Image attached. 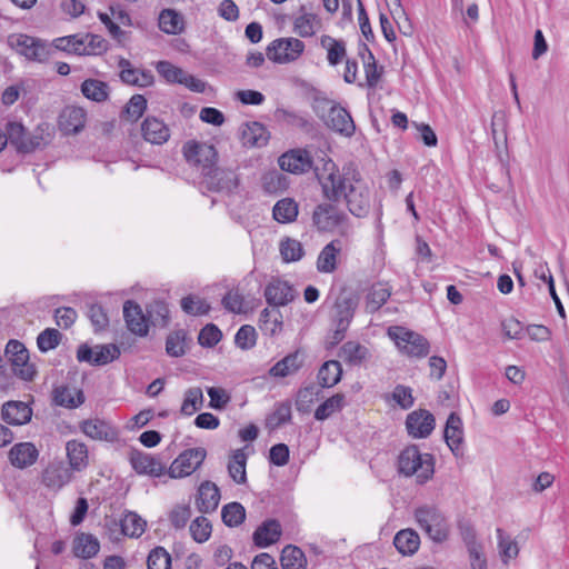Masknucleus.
Masks as SVG:
<instances>
[{"mask_svg": "<svg viewBox=\"0 0 569 569\" xmlns=\"http://www.w3.org/2000/svg\"><path fill=\"white\" fill-rule=\"evenodd\" d=\"M281 316L279 311H271L268 308L260 312L261 328L269 331L271 335H276L281 330L282 322L279 319Z\"/></svg>", "mask_w": 569, "mask_h": 569, "instance_id": "obj_64", "label": "nucleus"}, {"mask_svg": "<svg viewBox=\"0 0 569 569\" xmlns=\"http://www.w3.org/2000/svg\"><path fill=\"white\" fill-rule=\"evenodd\" d=\"M398 469L407 477L416 476L417 482L422 485L435 473V459L430 453H421L417 446H409L399 455Z\"/></svg>", "mask_w": 569, "mask_h": 569, "instance_id": "obj_2", "label": "nucleus"}, {"mask_svg": "<svg viewBox=\"0 0 569 569\" xmlns=\"http://www.w3.org/2000/svg\"><path fill=\"white\" fill-rule=\"evenodd\" d=\"M53 401L57 406L78 408L84 402V396L79 389L62 386L54 389Z\"/></svg>", "mask_w": 569, "mask_h": 569, "instance_id": "obj_39", "label": "nucleus"}, {"mask_svg": "<svg viewBox=\"0 0 569 569\" xmlns=\"http://www.w3.org/2000/svg\"><path fill=\"white\" fill-rule=\"evenodd\" d=\"M346 405V397L343 393H336L323 401L315 411V419L323 421L330 418L333 413L339 412Z\"/></svg>", "mask_w": 569, "mask_h": 569, "instance_id": "obj_46", "label": "nucleus"}, {"mask_svg": "<svg viewBox=\"0 0 569 569\" xmlns=\"http://www.w3.org/2000/svg\"><path fill=\"white\" fill-rule=\"evenodd\" d=\"M321 387L310 385L298 391L296 399V408L299 412L306 413L310 411L311 406L321 396Z\"/></svg>", "mask_w": 569, "mask_h": 569, "instance_id": "obj_50", "label": "nucleus"}, {"mask_svg": "<svg viewBox=\"0 0 569 569\" xmlns=\"http://www.w3.org/2000/svg\"><path fill=\"white\" fill-rule=\"evenodd\" d=\"M321 110L322 113H319V117L328 128L345 137L353 136L356 126L347 109L332 101L326 100L322 102Z\"/></svg>", "mask_w": 569, "mask_h": 569, "instance_id": "obj_5", "label": "nucleus"}, {"mask_svg": "<svg viewBox=\"0 0 569 569\" xmlns=\"http://www.w3.org/2000/svg\"><path fill=\"white\" fill-rule=\"evenodd\" d=\"M220 490L216 483L211 481H203L198 488L196 498L197 509L201 513H209L218 508L220 502Z\"/></svg>", "mask_w": 569, "mask_h": 569, "instance_id": "obj_28", "label": "nucleus"}, {"mask_svg": "<svg viewBox=\"0 0 569 569\" xmlns=\"http://www.w3.org/2000/svg\"><path fill=\"white\" fill-rule=\"evenodd\" d=\"M81 92L89 100L103 102L109 98V86L98 79H86L81 83Z\"/></svg>", "mask_w": 569, "mask_h": 569, "instance_id": "obj_43", "label": "nucleus"}, {"mask_svg": "<svg viewBox=\"0 0 569 569\" xmlns=\"http://www.w3.org/2000/svg\"><path fill=\"white\" fill-rule=\"evenodd\" d=\"M463 423L460 416L456 412H451L446 422L443 438L447 446L456 457L463 455Z\"/></svg>", "mask_w": 569, "mask_h": 569, "instance_id": "obj_20", "label": "nucleus"}, {"mask_svg": "<svg viewBox=\"0 0 569 569\" xmlns=\"http://www.w3.org/2000/svg\"><path fill=\"white\" fill-rule=\"evenodd\" d=\"M246 465L247 455L244 451L242 449L236 450L228 465V471L232 480L239 485L247 481Z\"/></svg>", "mask_w": 569, "mask_h": 569, "instance_id": "obj_51", "label": "nucleus"}, {"mask_svg": "<svg viewBox=\"0 0 569 569\" xmlns=\"http://www.w3.org/2000/svg\"><path fill=\"white\" fill-rule=\"evenodd\" d=\"M182 310L191 316L207 315L210 306L202 299L194 296H187L181 300Z\"/></svg>", "mask_w": 569, "mask_h": 569, "instance_id": "obj_61", "label": "nucleus"}, {"mask_svg": "<svg viewBox=\"0 0 569 569\" xmlns=\"http://www.w3.org/2000/svg\"><path fill=\"white\" fill-rule=\"evenodd\" d=\"M121 531L130 538H139L146 530L147 521L136 512H127L120 520Z\"/></svg>", "mask_w": 569, "mask_h": 569, "instance_id": "obj_45", "label": "nucleus"}, {"mask_svg": "<svg viewBox=\"0 0 569 569\" xmlns=\"http://www.w3.org/2000/svg\"><path fill=\"white\" fill-rule=\"evenodd\" d=\"M305 48L303 41L297 38H278L268 44L266 54L274 63L287 64L298 60Z\"/></svg>", "mask_w": 569, "mask_h": 569, "instance_id": "obj_9", "label": "nucleus"}, {"mask_svg": "<svg viewBox=\"0 0 569 569\" xmlns=\"http://www.w3.org/2000/svg\"><path fill=\"white\" fill-rule=\"evenodd\" d=\"M415 519L433 542L442 543L449 538L450 525L437 507L429 505L418 507L415 510Z\"/></svg>", "mask_w": 569, "mask_h": 569, "instance_id": "obj_4", "label": "nucleus"}, {"mask_svg": "<svg viewBox=\"0 0 569 569\" xmlns=\"http://www.w3.org/2000/svg\"><path fill=\"white\" fill-rule=\"evenodd\" d=\"M147 566L148 569H170L171 557L164 548L158 547L149 553Z\"/></svg>", "mask_w": 569, "mask_h": 569, "instance_id": "obj_63", "label": "nucleus"}, {"mask_svg": "<svg viewBox=\"0 0 569 569\" xmlns=\"http://www.w3.org/2000/svg\"><path fill=\"white\" fill-rule=\"evenodd\" d=\"M123 317L127 323V328L134 335L144 337L148 335L149 325L146 316L142 312L141 307L128 300L123 305Z\"/></svg>", "mask_w": 569, "mask_h": 569, "instance_id": "obj_25", "label": "nucleus"}, {"mask_svg": "<svg viewBox=\"0 0 569 569\" xmlns=\"http://www.w3.org/2000/svg\"><path fill=\"white\" fill-rule=\"evenodd\" d=\"M72 550L76 557L90 559L99 552L100 542L93 535L82 532L74 537Z\"/></svg>", "mask_w": 569, "mask_h": 569, "instance_id": "obj_34", "label": "nucleus"}, {"mask_svg": "<svg viewBox=\"0 0 569 569\" xmlns=\"http://www.w3.org/2000/svg\"><path fill=\"white\" fill-rule=\"evenodd\" d=\"M435 417L427 410L412 411L406 420L408 433L413 438H426L435 429Z\"/></svg>", "mask_w": 569, "mask_h": 569, "instance_id": "obj_21", "label": "nucleus"}, {"mask_svg": "<svg viewBox=\"0 0 569 569\" xmlns=\"http://www.w3.org/2000/svg\"><path fill=\"white\" fill-rule=\"evenodd\" d=\"M342 376V368L339 361H326L318 371V380L321 388H331L336 386Z\"/></svg>", "mask_w": 569, "mask_h": 569, "instance_id": "obj_40", "label": "nucleus"}, {"mask_svg": "<svg viewBox=\"0 0 569 569\" xmlns=\"http://www.w3.org/2000/svg\"><path fill=\"white\" fill-rule=\"evenodd\" d=\"M298 212V203L291 198H283L278 200L272 209L274 220L280 223H289L295 221Z\"/></svg>", "mask_w": 569, "mask_h": 569, "instance_id": "obj_41", "label": "nucleus"}, {"mask_svg": "<svg viewBox=\"0 0 569 569\" xmlns=\"http://www.w3.org/2000/svg\"><path fill=\"white\" fill-rule=\"evenodd\" d=\"M393 545L402 556H412L420 547V537L413 529H402L396 533Z\"/></svg>", "mask_w": 569, "mask_h": 569, "instance_id": "obj_36", "label": "nucleus"}, {"mask_svg": "<svg viewBox=\"0 0 569 569\" xmlns=\"http://www.w3.org/2000/svg\"><path fill=\"white\" fill-rule=\"evenodd\" d=\"M187 162L194 167L202 178L217 163L218 152L212 144L206 142L188 141L183 146Z\"/></svg>", "mask_w": 569, "mask_h": 569, "instance_id": "obj_7", "label": "nucleus"}, {"mask_svg": "<svg viewBox=\"0 0 569 569\" xmlns=\"http://www.w3.org/2000/svg\"><path fill=\"white\" fill-rule=\"evenodd\" d=\"M391 290L387 283H376L367 295L366 308L370 313L378 311L390 298Z\"/></svg>", "mask_w": 569, "mask_h": 569, "instance_id": "obj_42", "label": "nucleus"}, {"mask_svg": "<svg viewBox=\"0 0 569 569\" xmlns=\"http://www.w3.org/2000/svg\"><path fill=\"white\" fill-rule=\"evenodd\" d=\"M8 41L18 53L32 61L44 62L53 54L51 44L31 36L12 34Z\"/></svg>", "mask_w": 569, "mask_h": 569, "instance_id": "obj_6", "label": "nucleus"}, {"mask_svg": "<svg viewBox=\"0 0 569 569\" xmlns=\"http://www.w3.org/2000/svg\"><path fill=\"white\" fill-rule=\"evenodd\" d=\"M263 296L268 305L272 307H284L293 301L296 290L288 281L272 278L266 286Z\"/></svg>", "mask_w": 569, "mask_h": 569, "instance_id": "obj_18", "label": "nucleus"}, {"mask_svg": "<svg viewBox=\"0 0 569 569\" xmlns=\"http://www.w3.org/2000/svg\"><path fill=\"white\" fill-rule=\"evenodd\" d=\"M256 329L249 325L241 326L234 336V343L242 350L251 349L256 345Z\"/></svg>", "mask_w": 569, "mask_h": 569, "instance_id": "obj_60", "label": "nucleus"}, {"mask_svg": "<svg viewBox=\"0 0 569 569\" xmlns=\"http://www.w3.org/2000/svg\"><path fill=\"white\" fill-rule=\"evenodd\" d=\"M280 253L283 261L296 262L303 257L305 250L300 241L286 238L280 242Z\"/></svg>", "mask_w": 569, "mask_h": 569, "instance_id": "obj_56", "label": "nucleus"}, {"mask_svg": "<svg viewBox=\"0 0 569 569\" xmlns=\"http://www.w3.org/2000/svg\"><path fill=\"white\" fill-rule=\"evenodd\" d=\"M203 403L202 390L199 387L189 388L184 392L183 402L181 405V413L192 416Z\"/></svg>", "mask_w": 569, "mask_h": 569, "instance_id": "obj_54", "label": "nucleus"}, {"mask_svg": "<svg viewBox=\"0 0 569 569\" xmlns=\"http://www.w3.org/2000/svg\"><path fill=\"white\" fill-rule=\"evenodd\" d=\"M6 133L8 142L14 146L19 152H32L46 144L42 133L27 132L26 128L20 122H8Z\"/></svg>", "mask_w": 569, "mask_h": 569, "instance_id": "obj_11", "label": "nucleus"}, {"mask_svg": "<svg viewBox=\"0 0 569 569\" xmlns=\"http://www.w3.org/2000/svg\"><path fill=\"white\" fill-rule=\"evenodd\" d=\"M315 171L325 198L331 201L342 199L349 186L359 176L356 170L343 169L340 171L331 159L325 160L322 167H316Z\"/></svg>", "mask_w": 569, "mask_h": 569, "instance_id": "obj_1", "label": "nucleus"}, {"mask_svg": "<svg viewBox=\"0 0 569 569\" xmlns=\"http://www.w3.org/2000/svg\"><path fill=\"white\" fill-rule=\"evenodd\" d=\"M72 478L71 469L62 461L49 463L42 471L43 485L53 490H59L66 486Z\"/></svg>", "mask_w": 569, "mask_h": 569, "instance_id": "obj_23", "label": "nucleus"}, {"mask_svg": "<svg viewBox=\"0 0 569 569\" xmlns=\"http://www.w3.org/2000/svg\"><path fill=\"white\" fill-rule=\"evenodd\" d=\"M53 49V53L57 50L64 51L68 53H74L78 56H83L86 48L83 47L82 36L71 34L67 37H60L53 40L51 44Z\"/></svg>", "mask_w": 569, "mask_h": 569, "instance_id": "obj_47", "label": "nucleus"}, {"mask_svg": "<svg viewBox=\"0 0 569 569\" xmlns=\"http://www.w3.org/2000/svg\"><path fill=\"white\" fill-rule=\"evenodd\" d=\"M120 353L119 347L113 343L97 345L93 348L82 343L77 350V360L91 366H104L117 360Z\"/></svg>", "mask_w": 569, "mask_h": 569, "instance_id": "obj_12", "label": "nucleus"}, {"mask_svg": "<svg viewBox=\"0 0 569 569\" xmlns=\"http://www.w3.org/2000/svg\"><path fill=\"white\" fill-rule=\"evenodd\" d=\"M87 316L96 332L107 329L109 326V318L104 309L97 303L88 305Z\"/></svg>", "mask_w": 569, "mask_h": 569, "instance_id": "obj_59", "label": "nucleus"}, {"mask_svg": "<svg viewBox=\"0 0 569 569\" xmlns=\"http://www.w3.org/2000/svg\"><path fill=\"white\" fill-rule=\"evenodd\" d=\"M388 337L395 342L399 352L409 358H425L429 355L430 343L422 335L402 326L388 329Z\"/></svg>", "mask_w": 569, "mask_h": 569, "instance_id": "obj_3", "label": "nucleus"}, {"mask_svg": "<svg viewBox=\"0 0 569 569\" xmlns=\"http://www.w3.org/2000/svg\"><path fill=\"white\" fill-rule=\"evenodd\" d=\"M362 51L367 53V59L363 60L367 86L369 88H376L381 78L382 71L377 66L375 56L366 44H363Z\"/></svg>", "mask_w": 569, "mask_h": 569, "instance_id": "obj_55", "label": "nucleus"}, {"mask_svg": "<svg viewBox=\"0 0 569 569\" xmlns=\"http://www.w3.org/2000/svg\"><path fill=\"white\" fill-rule=\"evenodd\" d=\"M141 133L146 141L162 144L170 138L168 126L156 117H147L141 124Z\"/></svg>", "mask_w": 569, "mask_h": 569, "instance_id": "obj_30", "label": "nucleus"}, {"mask_svg": "<svg viewBox=\"0 0 569 569\" xmlns=\"http://www.w3.org/2000/svg\"><path fill=\"white\" fill-rule=\"evenodd\" d=\"M279 166L283 171L300 174L308 172L313 167L310 152L306 149H292L279 158Z\"/></svg>", "mask_w": 569, "mask_h": 569, "instance_id": "obj_19", "label": "nucleus"}, {"mask_svg": "<svg viewBox=\"0 0 569 569\" xmlns=\"http://www.w3.org/2000/svg\"><path fill=\"white\" fill-rule=\"evenodd\" d=\"M320 43L327 50L329 64L337 66L346 58V44L342 40H337L330 36H322Z\"/></svg>", "mask_w": 569, "mask_h": 569, "instance_id": "obj_44", "label": "nucleus"}, {"mask_svg": "<svg viewBox=\"0 0 569 569\" xmlns=\"http://www.w3.org/2000/svg\"><path fill=\"white\" fill-rule=\"evenodd\" d=\"M147 109V100L142 94H133L124 107L122 117L129 121H137Z\"/></svg>", "mask_w": 569, "mask_h": 569, "instance_id": "obj_58", "label": "nucleus"}, {"mask_svg": "<svg viewBox=\"0 0 569 569\" xmlns=\"http://www.w3.org/2000/svg\"><path fill=\"white\" fill-rule=\"evenodd\" d=\"M358 307V300L351 295H340L333 307L332 323L335 332L333 342H340L347 332Z\"/></svg>", "mask_w": 569, "mask_h": 569, "instance_id": "obj_8", "label": "nucleus"}, {"mask_svg": "<svg viewBox=\"0 0 569 569\" xmlns=\"http://www.w3.org/2000/svg\"><path fill=\"white\" fill-rule=\"evenodd\" d=\"M342 250V242L335 239L326 244L317 258V270L320 273H332L338 268V257Z\"/></svg>", "mask_w": 569, "mask_h": 569, "instance_id": "obj_29", "label": "nucleus"}, {"mask_svg": "<svg viewBox=\"0 0 569 569\" xmlns=\"http://www.w3.org/2000/svg\"><path fill=\"white\" fill-rule=\"evenodd\" d=\"M2 419L12 426L28 423L32 417V409L22 401H8L2 406Z\"/></svg>", "mask_w": 569, "mask_h": 569, "instance_id": "obj_31", "label": "nucleus"}, {"mask_svg": "<svg viewBox=\"0 0 569 569\" xmlns=\"http://www.w3.org/2000/svg\"><path fill=\"white\" fill-rule=\"evenodd\" d=\"M303 365L299 351L287 355L276 362L270 369L269 375L274 378H284L297 372Z\"/></svg>", "mask_w": 569, "mask_h": 569, "instance_id": "obj_35", "label": "nucleus"}, {"mask_svg": "<svg viewBox=\"0 0 569 569\" xmlns=\"http://www.w3.org/2000/svg\"><path fill=\"white\" fill-rule=\"evenodd\" d=\"M321 28L318 14L300 8L299 14L293 19V32L301 38H310Z\"/></svg>", "mask_w": 569, "mask_h": 569, "instance_id": "obj_32", "label": "nucleus"}, {"mask_svg": "<svg viewBox=\"0 0 569 569\" xmlns=\"http://www.w3.org/2000/svg\"><path fill=\"white\" fill-rule=\"evenodd\" d=\"M87 112L77 106H67L59 117V128L66 134H77L86 126Z\"/></svg>", "mask_w": 569, "mask_h": 569, "instance_id": "obj_22", "label": "nucleus"}, {"mask_svg": "<svg viewBox=\"0 0 569 569\" xmlns=\"http://www.w3.org/2000/svg\"><path fill=\"white\" fill-rule=\"evenodd\" d=\"M203 183L211 191L231 192L237 189L239 179L234 170L219 168L214 164L203 177Z\"/></svg>", "mask_w": 569, "mask_h": 569, "instance_id": "obj_17", "label": "nucleus"}, {"mask_svg": "<svg viewBox=\"0 0 569 569\" xmlns=\"http://www.w3.org/2000/svg\"><path fill=\"white\" fill-rule=\"evenodd\" d=\"M190 535L194 541L206 542L212 532L211 522L203 516L197 517L189 527Z\"/></svg>", "mask_w": 569, "mask_h": 569, "instance_id": "obj_57", "label": "nucleus"}, {"mask_svg": "<svg viewBox=\"0 0 569 569\" xmlns=\"http://www.w3.org/2000/svg\"><path fill=\"white\" fill-rule=\"evenodd\" d=\"M82 40L86 48L83 56L101 54L108 49V42L101 36L88 33L82 36Z\"/></svg>", "mask_w": 569, "mask_h": 569, "instance_id": "obj_62", "label": "nucleus"}, {"mask_svg": "<svg viewBox=\"0 0 569 569\" xmlns=\"http://www.w3.org/2000/svg\"><path fill=\"white\" fill-rule=\"evenodd\" d=\"M206 457L207 451L204 448L186 449L171 462L167 475L171 479L186 478L200 468Z\"/></svg>", "mask_w": 569, "mask_h": 569, "instance_id": "obj_10", "label": "nucleus"}, {"mask_svg": "<svg viewBox=\"0 0 569 569\" xmlns=\"http://www.w3.org/2000/svg\"><path fill=\"white\" fill-rule=\"evenodd\" d=\"M39 457V450L32 442H19L9 450V461L18 469H26L34 465Z\"/></svg>", "mask_w": 569, "mask_h": 569, "instance_id": "obj_27", "label": "nucleus"}, {"mask_svg": "<svg viewBox=\"0 0 569 569\" xmlns=\"http://www.w3.org/2000/svg\"><path fill=\"white\" fill-rule=\"evenodd\" d=\"M347 214L332 203L318 204L312 213V222L319 231H333L340 228Z\"/></svg>", "mask_w": 569, "mask_h": 569, "instance_id": "obj_16", "label": "nucleus"}, {"mask_svg": "<svg viewBox=\"0 0 569 569\" xmlns=\"http://www.w3.org/2000/svg\"><path fill=\"white\" fill-rule=\"evenodd\" d=\"M346 200L349 211L356 217H365L370 209V191L361 180L360 174L349 186L342 196Z\"/></svg>", "mask_w": 569, "mask_h": 569, "instance_id": "obj_14", "label": "nucleus"}, {"mask_svg": "<svg viewBox=\"0 0 569 569\" xmlns=\"http://www.w3.org/2000/svg\"><path fill=\"white\" fill-rule=\"evenodd\" d=\"M369 355L368 348L357 341H347L339 352V357L350 366H360Z\"/></svg>", "mask_w": 569, "mask_h": 569, "instance_id": "obj_38", "label": "nucleus"}, {"mask_svg": "<svg viewBox=\"0 0 569 569\" xmlns=\"http://www.w3.org/2000/svg\"><path fill=\"white\" fill-rule=\"evenodd\" d=\"M6 356L12 367L16 368L17 377L30 381L36 376V368L29 362V352L23 343L18 340H10L6 347Z\"/></svg>", "mask_w": 569, "mask_h": 569, "instance_id": "obj_13", "label": "nucleus"}, {"mask_svg": "<svg viewBox=\"0 0 569 569\" xmlns=\"http://www.w3.org/2000/svg\"><path fill=\"white\" fill-rule=\"evenodd\" d=\"M497 538L501 560L503 563H508L510 559H513L518 556V545L500 528L497 529Z\"/></svg>", "mask_w": 569, "mask_h": 569, "instance_id": "obj_53", "label": "nucleus"}, {"mask_svg": "<svg viewBox=\"0 0 569 569\" xmlns=\"http://www.w3.org/2000/svg\"><path fill=\"white\" fill-rule=\"evenodd\" d=\"M221 519L227 527H238L246 519V509L240 502H229L221 509Z\"/></svg>", "mask_w": 569, "mask_h": 569, "instance_id": "obj_49", "label": "nucleus"}, {"mask_svg": "<svg viewBox=\"0 0 569 569\" xmlns=\"http://www.w3.org/2000/svg\"><path fill=\"white\" fill-rule=\"evenodd\" d=\"M81 431L89 438L100 441L113 442L118 438V430L101 419H88L81 422Z\"/></svg>", "mask_w": 569, "mask_h": 569, "instance_id": "obj_24", "label": "nucleus"}, {"mask_svg": "<svg viewBox=\"0 0 569 569\" xmlns=\"http://www.w3.org/2000/svg\"><path fill=\"white\" fill-rule=\"evenodd\" d=\"M282 569H306V557L302 550L296 546L283 548L280 557Z\"/></svg>", "mask_w": 569, "mask_h": 569, "instance_id": "obj_48", "label": "nucleus"}, {"mask_svg": "<svg viewBox=\"0 0 569 569\" xmlns=\"http://www.w3.org/2000/svg\"><path fill=\"white\" fill-rule=\"evenodd\" d=\"M239 138L244 147H263L269 140V132L260 122H246L239 128Z\"/></svg>", "mask_w": 569, "mask_h": 569, "instance_id": "obj_26", "label": "nucleus"}, {"mask_svg": "<svg viewBox=\"0 0 569 569\" xmlns=\"http://www.w3.org/2000/svg\"><path fill=\"white\" fill-rule=\"evenodd\" d=\"M129 461L132 469L138 475L149 476L152 478H160L161 476L167 475L168 469L166 465L159 457L151 453L133 449L129 453Z\"/></svg>", "mask_w": 569, "mask_h": 569, "instance_id": "obj_15", "label": "nucleus"}, {"mask_svg": "<svg viewBox=\"0 0 569 569\" xmlns=\"http://www.w3.org/2000/svg\"><path fill=\"white\" fill-rule=\"evenodd\" d=\"M159 28L168 34H177L183 29V19L177 11L164 9L159 16Z\"/></svg>", "mask_w": 569, "mask_h": 569, "instance_id": "obj_52", "label": "nucleus"}, {"mask_svg": "<svg viewBox=\"0 0 569 569\" xmlns=\"http://www.w3.org/2000/svg\"><path fill=\"white\" fill-rule=\"evenodd\" d=\"M281 536V526L274 519L262 522L253 532V542L259 548L269 547L276 543Z\"/></svg>", "mask_w": 569, "mask_h": 569, "instance_id": "obj_33", "label": "nucleus"}, {"mask_svg": "<svg viewBox=\"0 0 569 569\" xmlns=\"http://www.w3.org/2000/svg\"><path fill=\"white\" fill-rule=\"evenodd\" d=\"M70 469L81 471L88 466V448L83 442L69 440L66 445Z\"/></svg>", "mask_w": 569, "mask_h": 569, "instance_id": "obj_37", "label": "nucleus"}]
</instances>
